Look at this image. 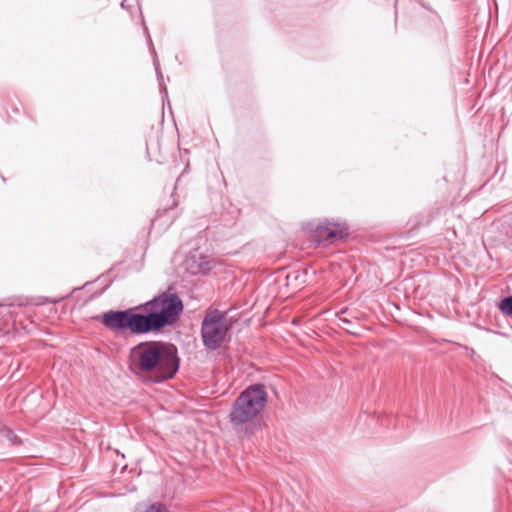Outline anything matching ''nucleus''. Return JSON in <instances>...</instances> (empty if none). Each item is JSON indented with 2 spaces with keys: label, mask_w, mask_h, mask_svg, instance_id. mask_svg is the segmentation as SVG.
<instances>
[{
  "label": "nucleus",
  "mask_w": 512,
  "mask_h": 512,
  "mask_svg": "<svg viewBox=\"0 0 512 512\" xmlns=\"http://www.w3.org/2000/svg\"><path fill=\"white\" fill-rule=\"evenodd\" d=\"M146 313L151 333H158L173 326L183 311V303L176 293L163 292L140 305Z\"/></svg>",
  "instance_id": "obj_1"
},
{
  "label": "nucleus",
  "mask_w": 512,
  "mask_h": 512,
  "mask_svg": "<svg viewBox=\"0 0 512 512\" xmlns=\"http://www.w3.org/2000/svg\"><path fill=\"white\" fill-rule=\"evenodd\" d=\"M267 398L264 384L250 385L234 401L229 414L230 422L233 426L253 422L264 410Z\"/></svg>",
  "instance_id": "obj_2"
},
{
  "label": "nucleus",
  "mask_w": 512,
  "mask_h": 512,
  "mask_svg": "<svg viewBox=\"0 0 512 512\" xmlns=\"http://www.w3.org/2000/svg\"><path fill=\"white\" fill-rule=\"evenodd\" d=\"M102 323L115 334L127 331L134 335L151 333L146 313L141 311L140 305L126 310H109L103 313Z\"/></svg>",
  "instance_id": "obj_3"
},
{
  "label": "nucleus",
  "mask_w": 512,
  "mask_h": 512,
  "mask_svg": "<svg viewBox=\"0 0 512 512\" xmlns=\"http://www.w3.org/2000/svg\"><path fill=\"white\" fill-rule=\"evenodd\" d=\"M232 327L226 311L218 309L206 312L201 323V338L206 349L218 350L229 340V331Z\"/></svg>",
  "instance_id": "obj_4"
},
{
  "label": "nucleus",
  "mask_w": 512,
  "mask_h": 512,
  "mask_svg": "<svg viewBox=\"0 0 512 512\" xmlns=\"http://www.w3.org/2000/svg\"><path fill=\"white\" fill-rule=\"evenodd\" d=\"M162 342H141L134 346L129 353V367L134 374H148L156 367V359L159 357V348Z\"/></svg>",
  "instance_id": "obj_5"
},
{
  "label": "nucleus",
  "mask_w": 512,
  "mask_h": 512,
  "mask_svg": "<svg viewBox=\"0 0 512 512\" xmlns=\"http://www.w3.org/2000/svg\"><path fill=\"white\" fill-rule=\"evenodd\" d=\"M179 369V358L177 349L172 344L163 343L159 348V357L156 359V367L153 372L148 373L155 383L171 379Z\"/></svg>",
  "instance_id": "obj_6"
},
{
  "label": "nucleus",
  "mask_w": 512,
  "mask_h": 512,
  "mask_svg": "<svg viewBox=\"0 0 512 512\" xmlns=\"http://www.w3.org/2000/svg\"><path fill=\"white\" fill-rule=\"evenodd\" d=\"M347 228L345 225L331 221H325L319 224L314 230L313 240L323 246L330 245L338 239L347 236Z\"/></svg>",
  "instance_id": "obj_7"
},
{
  "label": "nucleus",
  "mask_w": 512,
  "mask_h": 512,
  "mask_svg": "<svg viewBox=\"0 0 512 512\" xmlns=\"http://www.w3.org/2000/svg\"><path fill=\"white\" fill-rule=\"evenodd\" d=\"M185 268L191 274H207L212 269L211 261L207 256L194 252L189 254L184 262Z\"/></svg>",
  "instance_id": "obj_8"
},
{
  "label": "nucleus",
  "mask_w": 512,
  "mask_h": 512,
  "mask_svg": "<svg viewBox=\"0 0 512 512\" xmlns=\"http://www.w3.org/2000/svg\"><path fill=\"white\" fill-rule=\"evenodd\" d=\"M0 435L7 439L12 444L20 443V439L18 438V436L8 427H1Z\"/></svg>",
  "instance_id": "obj_9"
},
{
  "label": "nucleus",
  "mask_w": 512,
  "mask_h": 512,
  "mask_svg": "<svg viewBox=\"0 0 512 512\" xmlns=\"http://www.w3.org/2000/svg\"><path fill=\"white\" fill-rule=\"evenodd\" d=\"M499 309L507 316H512V296L503 298L500 301Z\"/></svg>",
  "instance_id": "obj_10"
},
{
  "label": "nucleus",
  "mask_w": 512,
  "mask_h": 512,
  "mask_svg": "<svg viewBox=\"0 0 512 512\" xmlns=\"http://www.w3.org/2000/svg\"><path fill=\"white\" fill-rule=\"evenodd\" d=\"M146 512H168L166 507L163 504L155 503L150 505Z\"/></svg>",
  "instance_id": "obj_11"
},
{
  "label": "nucleus",
  "mask_w": 512,
  "mask_h": 512,
  "mask_svg": "<svg viewBox=\"0 0 512 512\" xmlns=\"http://www.w3.org/2000/svg\"><path fill=\"white\" fill-rule=\"evenodd\" d=\"M154 65H155V67H156L157 77H158V80H159V84H160V86H161V85H162V84H161V81L163 80V75H162V73H161V71H160V68H159V65H158V63H157V60H156V59H154Z\"/></svg>",
  "instance_id": "obj_12"
},
{
  "label": "nucleus",
  "mask_w": 512,
  "mask_h": 512,
  "mask_svg": "<svg viewBox=\"0 0 512 512\" xmlns=\"http://www.w3.org/2000/svg\"><path fill=\"white\" fill-rule=\"evenodd\" d=\"M290 278H291V274H289V275L287 276V280L289 281V280H290Z\"/></svg>",
  "instance_id": "obj_13"
}]
</instances>
